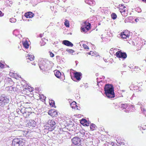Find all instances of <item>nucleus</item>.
Returning <instances> with one entry per match:
<instances>
[{
	"label": "nucleus",
	"mask_w": 146,
	"mask_h": 146,
	"mask_svg": "<svg viewBox=\"0 0 146 146\" xmlns=\"http://www.w3.org/2000/svg\"><path fill=\"white\" fill-rule=\"evenodd\" d=\"M53 63L51 61L42 60L39 64V67L41 70L45 71L51 69L52 67Z\"/></svg>",
	"instance_id": "f257e3e1"
},
{
	"label": "nucleus",
	"mask_w": 146,
	"mask_h": 146,
	"mask_svg": "<svg viewBox=\"0 0 146 146\" xmlns=\"http://www.w3.org/2000/svg\"><path fill=\"white\" fill-rule=\"evenodd\" d=\"M25 140L21 138H15L12 141L13 146H23L24 145Z\"/></svg>",
	"instance_id": "f03ea898"
},
{
	"label": "nucleus",
	"mask_w": 146,
	"mask_h": 146,
	"mask_svg": "<svg viewBox=\"0 0 146 146\" xmlns=\"http://www.w3.org/2000/svg\"><path fill=\"white\" fill-rule=\"evenodd\" d=\"M9 102V98L4 95L0 96V106L3 107Z\"/></svg>",
	"instance_id": "7ed1b4c3"
},
{
	"label": "nucleus",
	"mask_w": 146,
	"mask_h": 146,
	"mask_svg": "<svg viewBox=\"0 0 146 146\" xmlns=\"http://www.w3.org/2000/svg\"><path fill=\"white\" fill-rule=\"evenodd\" d=\"M55 122L54 120H49L47 123L48 130L50 131H52L55 127Z\"/></svg>",
	"instance_id": "20e7f679"
},
{
	"label": "nucleus",
	"mask_w": 146,
	"mask_h": 146,
	"mask_svg": "<svg viewBox=\"0 0 146 146\" xmlns=\"http://www.w3.org/2000/svg\"><path fill=\"white\" fill-rule=\"evenodd\" d=\"M71 141L74 145L78 146H82L81 140L79 138L75 137L72 138Z\"/></svg>",
	"instance_id": "39448f33"
},
{
	"label": "nucleus",
	"mask_w": 146,
	"mask_h": 146,
	"mask_svg": "<svg viewBox=\"0 0 146 146\" xmlns=\"http://www.w3.org/2000/svg\"><path fill=\"white\" fill-rule=\"evenodd\" d=\"M116 55L117 57L123 59L127 57L126 54L125 52H122L121 51H118L116 53Z\"/></svg>",
	"instance_id": "423d86ee"
},
{
	"label": "nucleus",
	"mask_w": 146,
	"mask_h": 146,
	"mask_svg": "<svg viewBox=\"0 0 146 146\" xmlns=\"http://www.w3.org/2000/svg\"><path fill=\"white\" fill-rule=\"evenodd\" d=\"M105 92L114 91V88L113 85L111 84H106L104 87Z\"/></svg>",
	"instance_id": "0eeeda50"
},
{
	"label": "nucleus",
	"mask_w": 146,
	"mask_h": 146,
	"mask_svg": "<svg viewBox=\"0 0 146 146\" xmlns=\"http://www.w3.org/2000/svg\"><path fill=\"white\" fill-rule=\"evenodd\" d=\"M105 92V93L106 96L108 98H112L115 97V94L114 91Z\"/></svg>",
	"instance_id": "6e6552de"
},
{
	"label": "nucleus",
	"mask_w": 146,
	"mask_h": 146,
	"mask_svg": "<svg viewBox=\"0 0 146 146\" xmlns=\"http://www.w3.org/2000/svg\"><path fill=\"white\" fill-rule=\"evenodd\" d=\"M74 78L77 80L79 81L81 79L80 77L82 75V74L80 72H76L74 73Z\"/></svg>",
	"instance_id": "1a4fd4ad"
},
{
	"label": "nucleus",
	"mask_w": 146,
	"mask_h": 146,
	"mask_svg": "<svg viewBox=\"0 0 146 146\" xmlns=\"http://www.w3.org/2000/svg\"><path fill=\"white\" fill-rule=\"evenodd\" d=\"M129 33L128 32H123L121 33L120 36L123 38H129Z\"/></svg>",
	"instance_id": "9d476101"
},
{
	"label": "nucleus",
	"mask_w": 146,
	"mask_h": 146,
	"mask_svg": "<svg viewBox=\"0 0 146 146\" xmlns=\"http://www.w3.org/2000/svg\"><path fill=\"white\" fill-rule=\"evenodd\" d=\"M28 126L30 127H33L36 126V122L33 120H30L28 123Z\"/></svg>",
	"instance_id": "9b49d317"
},
{
	"label": "nucleus",
	"mask_w": 146,
	"mask_h": 146,
	"mask_svg": "<svg viewBox=\"0 0 146 146\" xmlns=\"http://www.w3.org/2000/svg\"><path fill=\"white\" fill-rule=\"evenodd\" d=\"M62 44L64 45L67 46H73V44L71 42L67 40H64L62 42Z\"/></svg>",
	"instance_id": "f8f14e48"
},
{
	"label": "nucleus",
	"mask_w": 146,
	"mask_h": 146,
	"mask_svg": "<svg viewBox=\"0 0 146 146\" xmlns=\"http://www.w3.org/2000/svg\"><path fill=\"white\" fill-rule=\"evenodd\" d=\"M126 9L127 8L125 7H124V9H123L121 10H120L119 11L121 13V15L123 16H127V11Z\"/></svg>",
	"instance_id": "ddd939ff"
},
{
	"label": "nucleus",
	"mask_w": 146,
	"mask_h": 146,
	"mask_svg": "<svg viewBox=\"0 0 146 146\" xmlns=\"http://www.w3.org/2000/svg\"><path fill=\"white\" fill-rule=\"evenodd\" d=\"M34 14L31 12H28L25 13V16L27 18H32Z\"/></svg>",
	"instance_id": "4468645a"
},
{
	"label": "nucleus",
	"mask_w": 146,
	"mask_h": 146,
	"mask_svg": "<svg viewBox=\"0 0 146 146\" xmlns=\"http://www.w3.org/2000/svg\"><path fill=\"white\" fill-rule=\"evenodd\" d=\"M119 107L120 108H123V109H125V110H124V111L126 112H127V110H126L127 108H129V106L127 104H121L120 106H119Z\"/></svg>",
	"instance_id": "2eb2a0df"
},
{
	"label": "nucleus",
	"mask_w": 146,
	"mask_h": 146,
	"mask_svg": "<svg viewBox=\"0 0 146 146\" xmlns=\"http://www.w3.org/2000/svg\"><path fill=\"white\" fill-rule=\"evenodd\" d=\"M91 24L90 23L87 22H85L84 23V25H83L82 27L84 28H85L86 29H88V27H89V29H90Z\"/></svg>",
	"instance_id": "dca6fc26"
},
{
	"label": "nucleus",
	"mask_w": 146,
	"mask_h": 146,
	"mask_svg": "<svg viewBox=\"0 0 146 146\" xmlns=\"http://www.w3.org/2000/svg\"><path fill=\"white\" fill-rule=\"evenodd\" d=\"M49 114H50L51 116H53V117H56L57 115V112L55 111H49L48 112Z\"/></svg>",
	"instance_id": "f3484780"
},
{
	"label": "nucleus",
	"mask_w": 146,
	"mask_h": 146,
	"mask_svg": "<svg viewBox=\"0 0 146 146\" xmlns=\"http://www.w3.org/2000/svg\"><path fill=\"white\" fill-rule=\"evenodd\" d=\"M54 74L58 78H59L61 75V73L58 70H56L54 72Z\"/></svg>",
	"instance_id": "a211bd4d"
},
{
	"label": "nucleus",
	"mask_w": 146,
	"mask_h": 146,
	"mask_svg": "<svg viewBox=\"0 0 146 146\" xmlns=\"http://www.w3.org/2000/svg\"><path fill=\"white\" fill-rule=\"evenodd\" d=\"M27 58L28 59L31 61L34 60V56L32 54H28L27 56Z\"/></svg>",
	"instance_id": "6ab92c4d"
},
{
	"label": "nucleus",
	"mask_w": 146,
	"mask_h": 146,
	"mask_svg": "<svg viewBox=\"0 0 146 146\" xmlns=\"http://www.w3.org/2000/svg\"><path fill=\"white\" fill-rule=\"evenodd\" d=\"M31 110V108H26L24 113H26L28 114H31L32 113Z\"/></svg>",
	"instance_id": "aec40b11"
},
{
	"label": "nucleus",
	"mask_w": 146,
	"mask_h": 146,
	"mask_svg": "<svg viewBox=\"0 0 146 146\" xmlns=\"http://www.w3.org/2000/svg\"><path fill=\"white\" fill-rule=\"evenodd\" d=\"M76 102H75L74 101L70 104V106L72 108H74V109H75V108L76 107L77 108V106L76 105Z\"/></svg>",
	"instance_id": "412c9836"
},
{
	"label": "nucleus",
	"mask_w": 146,
	"mask_h": 146,
	"mask_svg": "<svg viewBox=\"0 0 146 146\" xmlns=\"http://www.w3.org/2000/svg\"><path fill=\"white\" fill-rule=\"evenodd\" d=\"M88 29H86L85 28H84L83 27H81V30L82 32H84L85 33L87 32L88 30H89V27H88Z\"/></svg>",
	"instance_id": "4be33fe9"
},
{
	"label": "nucleus",
	"mask_w": 146,
	"mask_h": 146,
	"mask_svg": "<svg viewBox=\"0 0 146 146\" xmlns=\"http://www.w3.org/2000/svg\"><path fill=\"white\" fill-rule=\"evenodd\" d=\"M23 45L26 48H28L29 46V44L27 41H25L23 43Z\"/></svg>",
	"instance_id": "5701e85b"
},
{
	"label": "nucleus",
	"mask_w": 146,
	"mask_h": 146,
	"mask_svg": "<svg viewBox=\"0 0 146 146\" xmlns=\"http://www.w3.org/2000/svg\"><path fill=\"white\" fill-rule=\"evenodd\" d=\"M111 17L113 19H115L117 17L116 14L115 13H113L111 15Z\"/></svg>",
	"instance_id": "b1692460"
},
{
	"label": "nucleus",
	"mask_w": 146,
	"mask_h": 146,
	"mask_svg": "<svg viewBox=\"0 0 146 146\" xmlns=\"http://www.w3.org/2000/svg\"><path fill=\"white\" fill-rule=\"evenodd\" d=\"M96 126L94 124L92 123L90 126V128L93 131L96 128Z\"/></svg>",
	"instance_id": "393cba45"
},
{
	"label": "nucleus",
	"mask_w": 146,
	"mask_h": 146,
	"mask_svg": "<svg viewBox=\"0 0 146 146\" xmlns=\"http://www.w3.org/2000/svg\"><path fill=\"white\" fill-rule=\"evenodd\" d=\"M50 105V106L52 107H54L55 106V102H54L52 100L50 101L49 102Z\"/></svg>",
	"instance_id": "a878e982"
},
{
	"label": "nucleus",
	"mask_w": 146,
	"mask_h": 146,
	"mask_svg": "<svg viewBox=\"0 0 146 146\" xmlns=\"http://www.w3.org/2000/svg\"><path fill=\"white\" fill-rule=\"evenodd\" d=\"M64 25L66 27H69V21L67 20H66L64 22Z\"/></svg>",
	"instance_id": "bb28decb"
},
{
	"label": "nucleus",
	"mask_w": 146,
	"mask_h": 146,
	"mask_svg": "<svg viewBox=\"0 0 146 146\" xmlns=\"http://www.w3.org/2000/svg\"><path fill=\"white\" fill-rule=\"evenodd\" d=\"M119 11L120 10H121L123 9H124V7L125 6H124V5L121 4L119 5Z\"/></svg>",
	"instance_id": "cd10ccee"
},
{
	"label": "nucleus",
	"mask_w": 146,
	"mask_h": 146,
	"mask_svg": "<svg viewBox=\"0 0 146 146\" xmlns=\"http://www.w3.org/2000/svg\"><path fill=\"white\" fill-rule=\"evenodd\" d=\"M134 68L135 69L134 71H135L136 72H139L140 70H141V69L139 68L138 66H135Z\"/></svg>",
	"instance_id": "c85d7f7f"
},
{
	"label": "nucleus",
	"mask_w": 146,
	"mask_h": 146,
	"mask_svg": "<svg viewBox=\"0 0 146 146\" xmlns=\"http://www.w3.org/2000/svg\"><path fill=\"white\" fill-rule=\"evenodd\" d=\"M16 21V19L14 18H12L10 19V21L11 23H15Z\"/></svg>",
	"instance_id": "c756f323"
},
{
	"label": "nucleus",
	"mask_w": 146,
	"mask_h": 146,
	"mask_svg": "<svg viewBox=\"0 0 146 146\" xmlns=\"http://www.w3.org/2000/svg\"><path fill=\"white\" fill-rule=\"evenodd\" d=\"M87 121L85 119H81L80 121V123L81 124H83L84 123H85Z\"/></svg>",
	"instance_id": "7c9ffc66"
},
{
	"label": "nucleus",
	"mask_w": 146,
	"mask_h": 146,
	"mask_svg": "<svg viewBox=\"0 0 146 146\" xmlns=\"http://www.w3.org/2000/svg\"><path fill=\"white\" fill-rule=\"evenodd\" d=\"M31 114H28L27 113H24L23 114V116L25 117H28Z\"/></svg>",
	"instance_id": "2f4dec72"
},
{
	"label": "nucleus",
	"mask_w": 146,
	"mask_h": 146,
	"mask_svg": "<svg viewBox=\"0 0 146 146\" xmlns=\"http://www.w3.org/2000/svg\"><path fill=\"white\" fill-rule=\"evenodd\" d=\"M66 51L70 53H72L74 52V51L72 49H67Z\"/></svg>",
	"instance_id": "473e14b6"
},
{
	"label": "nucleus",
	"mask_w": 146,
	"mask_h": 146,
	"mask_svg": "<svg viewBox=\"0 0 146 146\" xmlns=\"http://www.w3.org/2000/svg\"><path fill=\"white\" fill-rule=\"evenodd\" d=\"M25 107H23V108L21 109L20 111H21V112L23 114V113L25 112Z\"/></svg>",
	"instance_id": "72a5a7b5"
},
{
	"label": "nucleus",
	"mask_w": 146,
	"mask_h": 146,
	"mask_svg": "<svg viewBox=\"0 0 146 146\" xmlns=\"http://www.w3.org/2000/svg\"><path fill=\"white\" fill-rule=\"evenodd\" d=\"M83 47L85 49H89V48L88 46L86 45V44H84L82 45Z\"/></svg>",
	"instance_id": "f704fd0d"
},
{
	"label": "nucleus",
	"mask_w": 146,
	"mask_h": 146,
	"mask_svg": "<svg viewBox=\"0 0 146 146\" xmlns=\"http://www.w3.org/2000/svg\"><path fill=\"white\" fill-rule=\"evenodd\" d=\"M9 88L11 90V91H15L16 90V88H13L12 86H10Z\"/></svg>",
	"instance_id": "c9c22d12"
},
{
	"label": "nucleus",
	"mask_w": 146,
	"mask_h": 146,
	"mask_svg": "<svg viewBox=\"0 0 146 146\" xmlns=\"http://www.w3.org/2000/svg\"><path fill=\"white\" fill-rule=\"evenodd\" d=\"M49 53H50L49 54L51 57H52L54 56V54L53 53H52V52H50Z\"/></svg>",
	"instance_id": "e433bc0d"
},
{
	"label": "nucleus",
	"mask_w": 146,
	"mask_h": 146,
	"mask_svg": "<svg viewBox=\"0 0 146 146\" xmlns=\"http://www.w3.org/2000/svg\"><path fill=\"white\" fill-rule=\"evenodd\" d=\"M78 133L81 134V135H80L82 137H83L84 135V132H83L82 133L81 132H79Z\"/></svg>",
	"instance_id": "4c0bfd02"
},
{
	"label": "nucleus",
	"mask_w": 146,
	"mask_h": 146,
	"mask_svg": "<svg viewBox=\"0 0 146 146\" xmlns=\"http://www.w3.org/2000/svg\"><path fill=\"white\" fill-rule=\"evenodd\" d=\"M90 122H88V121H87V122L85 123V125L87 126H89V123H90Z\"/></svg>",
	"instance_id": "58836bf2"
},
{
	"label": "nucleus",
	"mask_w": 146,
	"mask_h": 146,
	"mask_svg": "<svg viewBox=\"0 0 146 146\" xmlns=\"http://www.w3.org/2000/svg\"><path fill=\"white\" fill-rule=\"evenodd\" d=\"M140 127L141 128H142V129L145 130L146 129V126L145 125L144 126H141Z\"/></svg>",
	"instance_id": "ea45409f"
},
{
	"label": "nucleus",
	"mask_w": 146,
	"mask_h": 146,
	"mask_svg": "<svg viewBox=\"0 0 146 146\" xmlns=\"http://www.w3.org/2000/svg\"><path fill=\"white\" fill-rule=\"evenodd\" d=\"M4 15V13H2V12L1 11H0V16L2 17Z\"/></svg>",
	"instance_id": "a19ab883"
},
{
	"label": "nucleus",
	"mask_w": 146,
	"mask_h": 146,
	"mask_svg": "<svg viewBox=\"0 0 146 146\" xmlns=\"http://www.w3.org/2000/svg\"><path fill=\"white\" fill-rule=\"evenodd\" d=\"M4 65L3 64L0 62V67L1 68H3V67Z\"/></svg>",
	"instance_id": "79ce46f5"
},
{
	"label": "nucleus",
	"mask_w": 146,
	"mask_h": 146,
	"mask_svg": "<svg viewBox=\"0 0 146 146\" xmlns=\"http://www.w3.org/2000/svg\"><path fill=\"white\" fill-rule=\"evenodd\" d=\"M141 110L143 112H144L146 111V110H145V109L143 108H141Z\"/></svg>",
	"instance_id": "37998d69"
},
{
	"label": "nucleus",
	"mask_w": 146,
	"mask_h": 146,
	"mask_svg": "<svg viewBox=\"0 0 146 146\" xmlns=\"http://www.w3.org/2000/svg\"><path fill=\"white\" fill-rule=\"evenodd\" d=\"M135 21L136 22H137L139 21V20L138 19H135Z\"/></svg>",
	"instance_id": "c03bdc74"
},
{
	"label": "nucleus",
	"mask_w": 146,
	"mask_h": 146,
	"mask_svg": "<svg viewBox=\"0 0 146 146\" xmlns=\"http://www.w3.org/2000/svg\"><path fill=\"white\" fill-rule=\"evenodd\" d=\"M32 64H33V65H36V63L35 62H33V63H32Z\"/></svg>",
	"instance_id": "a18cd8bd"
},
{
	"label": "nucleus",
	"mask_w": 146,
	"mask_h": 146,
	"mask_svg": "<svg viewBox=\"0 0 146 146\" xmlns=\"http://www.w3.org/2000/svg\"><path fill=\"white\" fill-rule=\"evenodd\" d=\"M11 5H12V3H10V4H9V6H11Z\"/></svg>",
	"instance_id": "49530a36"
},
{
	"label": "nucleus",
	"mask_w": 146,
	"mask_h": 146,
	"mask_svg": "<svg viewBox=\"0 0 146 146\" xmlns=\"http://www.w3.org/2000/svg\"><path fill=\"white\" fill-rule=\"evenodd\" d=\"M123 65L124 67H125L126 66V65L125 64H123Z\"/></svg>",
	"instance_id": "de8ad7c7"
},
{
	"label": "nucleus",
	"mask_w": 146,
	"mask_h": 146,
	"mask_svg": "<svg viewBox=\"0 0 146 146\" xmlns=\"http://www.w3.org/2000/svg\"><path fill=\"white\" fill-rule=\"evenodd\" d=\"M88 54L90 55L91 54V53L90 52H89L88 53Z\"/></svg>",
	"instance_id": "09e8293b"
},
{
	"label": "nucleus",
	"mask_w": 146,
	"mask_h": 146,
	"mask_svg": "<svg viewBox=\"0 0 146 146\" xmlns=\"http://www.w3.org/2000/svg\"><path fill=\"white\" fill-rule=\"evenodd\" d=\"M129 67L130 68H132V69H133V67H132V66L131 67Z\"/></svg>",
	"instance_id": "8fccbe9b"
},
{
	"label": "nucleus",
	"mask_w": 146,
	"mask_h": 146,
	"mask_svg": "<svg viewBox=\"0 0 146 146\" xmlns=\"http://www.w3.org/2000/svg\"><path fill=\"white\" fill-rule=\"evenodd\" d=\"M75 108V109H77V110H78V108H76V107Z\"/></svg>",
	"instance_id": "3c124183"
},
{
	"label": "nucleus",
	"mask_w": 146,
	"mask_h": 146,
	"mask_svg": "<svg viewBox=\"0 0 146 146\" xmlns=\"http://www.w3.org/2000/svg\"><path fill=\"white\" fill-rule=\"evenodd\" d=\"M59 56H56V58H59Z\"/></svg>",
	"instance_id": "603ef678"
}]
</instances>
